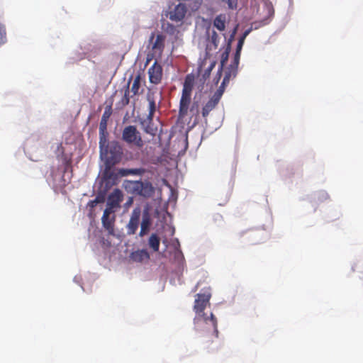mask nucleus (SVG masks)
Listing matches in <instances>:
<instances>
[{
    "instance_id": "bb28decb",
    "label": "nucleus",
    "mask_w": 363,
    "mask_h": 363,
    "mask_svg": "<svg viewBox=\"0 0 363 363\" xmlns=\"http://www.w3.org/2000/svg\"><path fill=\"white\" fill-rule=\"evenodd\" d=\"M105 201V198H104V195H98L96 196V197L94 199V200H91L90 201L89 203H88V206L93 208H94L98 203H104Z\"/></svg>"
},
{
    "instance_id": "20e7f679",
    "label": "nucleus",
    "mask_w": 363,
    "mask_h": 363,
    "mask_svg": "<svg viewBox=\"0 0 363 363\" xmlns=\"http://www.w3.org/2000/svg\"><path fill=\"white\" fill-rule=\"evenodd\" d=\"M133 191V193L144 197L151 196L153 189L150 184L145 183L141 181L128 182V186Z\"/></svg>"
},
{
    "instance_id": "0eeeda50",
    "label": "nucleus",
    "mask_w": 363,
    "mask_h": 363,
    "mask_svg": "<svg viewBox=\"0 0 363 363\" xmlns=\"http://www.w3.org/2000/svg\"><path fill=\"white\" fill-rule=\"evenodd\" d=\"M149 81L154 84L161 82L162 78V67L157 60L148 69Z\"/></svg>"
},
{
    "instance_id": "a19ab883",
    "label": "nucleus",
    "mask_w": 363,
    "mask_h": 363,
    "mask_svg": "<svg viewBox=\"0 0 363 363\" xmlns=\"http://www.w3.org/2000/svg\"><path fill=\"white\" fill-rule=\"evenodd\" d=\"M167 25H168V27H169V28H171V30H174V26H172V25H171V24H169V23H168Z\"/></svg>"
},
{
    "instance_id": "f8f14e48",
    "label": "nucleus",
    "mask_w": 363,
    "mask_h": 363,
    "mask_svg": "<svg viewBox=\"0 0 363 363\" xmlns=\"http://www.w3.org/2000/svg\"><path fill=\"white\" fill-rule=\"evenodd\" d=\"M111 213H113L109 211L108 209H105L101 218L103 226L111 233L113 232V223L115 220L114 216L112 218H110V215Z\"/></svg>"
},
{
    "instance_id": "f3484780",
    "label": "nucleus",
    "mask_w": 363,
    "mask_h": 363,
    "mask_svg": "<svg viewBox=\"0 0 363 363\" xmlns=\"http://www.w3.org/2000/svg\"><path fill=\"white\" fill-rule=\"evenodd\" d=\"M218 102L213 98H211L202 108L201 114L204 118H206L209 113L213 111L218 105Z\"/></svg>"
},
{
    "instance_id": "c9c22d12",
    "label": "nucleus",
    "mask_w": 363,
    "mask_h": 363,
    "mask_svg": "<svg viewBox=\"0 0 363 363\" xmlns=\"http://www.w3.org/2000/svg\"><path fill=\"white\" fill-rule=\"evenodd\" d=\"M214 67V64H212L210 67L205 71V72L203 74V78L204 80H206L208 77L210 76V73L213 67Z\"/></svg>"
},
{
    "instance_id": "393cba45",
    "label": "nucleus",
    "mask_w": 363,
    "mask_h": 363,
    "mask_svg": "<svg viewBox=\"0 0 363 363\" xmlns=\"http://www.w3.org/2000/svg\"><path fill=\"white\" fill-rule=\"evenodd\" d=\"M226 84H223V82L221 83V85L219 86V88L216 90V91L213 94V95L211 96L213 99H215L216 101L219 103L221 96L224 92L225 86Z\"/></svg>"
},
{
    "instance_id": "c756f323",
    "label": "nucleus",
    "mask_w": 363,
    "mask_h": 363,
    "mask_svg": "<svg viewBox=\"0 0 363 363\" xmlns=\"http://www.w3.org/2000/svg\"><path fill=\"white\" fill-rule=\"evenodd\" d=\"M6 41V33L4 26L0 23V45Z\"/></svg>"
},
{
    "instance_id": "dca6fc26",
    "label": "nucleus",
    "mask_w": 363,
    "mask_h": 363,
    "mask_svg": "<svg viewBox=\"0 0 363 363\" xmlns=\"http://www.w3.org/2000/svg\"><path fill=\"white\" fill-rule=\"evenodd\" d=\"M230 50H231L230 44L228 43V46L225 48V50L221 55L220 65V68L217 73L218 78L216 79V83H218V80L220 79V78L221 77L223 68L228 60V57H229V53L230 52Z\"/></svg>"
},
{
    "instance_id": "7ed1b4c3",
    "label": "nucleus",
    "mask_w": 363,
    "mask_h": 363,
    "mask_svg": "<svg viewBox=\"0 0 363 363\" xmlns=\"http://www.w3.org/2000/svg\"><path fill=\"white\" fill-rule=\"evenodd\" d=\"M121 139L126 144L138 148H142L145 145L141 133L136 126L133 125H127L123 128Z\"/></svg>"
},
{
    "instance_id": "e433bc0d",
    "label": "nucleus",
    "mask_w": 363,
    "mask_h": 363,
    "mask_svg": "<svg viewBox=\"0 0 363 363\" xmlns=\"http://www.w3.org/2000/svg\"><path fill=\"white\" fill-rule=\"evenodd\" d=\"M153 117H154V113L149 112L147 118L143 120V121H145V124L146 123H152Z\"/></svg>"
},
{
    "instance_id": "4be33fe9",
    "label": "nucleus",
    "mask_w": 363,
    "mask_h": 363,
    "mask_svg": "<svg viewBox=\"0 0 363 363\" xmlns=\"http://www.w3.org/2000/svg\"><path fill=\"white\" fill-rule=\"evenodd\" d=\"M160 244V238L155 233L152 234L148 240V245L155 252H157L159 250Z\"/></svg>"
},
{
    "instance_id": "ea45409f",
    "label": "nucleus",
    "mask_w": 363,
    "mask_h": 363,
    "mask_svg": "<svg viewBox=\"0 0 363 363\" xmlns=\"http://www.w3.org/2000/svg\"><path fill=\"white\" fill-rule=\"evenodd\" d=\"M154 38H155V33H151V35H150V42H152V41H153V40H154Z\"/></svg>"
},
{
    "instance_id": "c85d7f7f",
    "label": "nucleus",
    "mask_w": 363,
    "mask_h": 363,
    "mask_svg": "<svg viewBox=\"0 0 363 363\" xmlns=\"http://www.w3.org/2000/svg\"><path fill=\"white\" fill-rule=\"evenodd\" d=\"M139 172V169H119V174L122 177H125L129 174H135Z\"/></svg>"
},
{
    "instance_id": "cd10ccee",
    "label": "nucleus",
    "mask_w": 363,
    "mask_h": 363,
    "mask_svg": "<svg viewBox=\"0 0 363 363\" xmlns=\"http://www.w3.org/2000/svg\"><path fill=\"white\" fill-rule=\"evenodd\" d=\"M130 79L129 80V82L128 83V85H127L126 89H125V92H124V95H123V98L121 99V104L123 106L128 105L129 104V101H130V98H129V94H130L129 84H130Z\"/></svg>"
},
{
    "instance_id": "c03bdc74",
    "label": "nucleus",
    "mask_w": 363,
    "mask_h": 363,
    "mask_svg": "<svg viewBox=\"0 0 363 363\" xmlns=\"http://www.w3.org/2000/svg\"><path fill=\"white\" fill-rule=\"evenodd\" d=\"M150 60V58L147 57V63Z\"/></svg>"
},
{
    "instance_id": "f257e3e1",
    "label": "nucleus",
    "mask_w": 363,
    "mask_h": 363,
    "mask_svg": "<svg viewBox=\"0 0 363 363\" xmlns=\"http://www.w3.org/2000/svg\"><path fill=\"white\" fill-rule=\"evenodd\" d=\"M211 298L210 287L204 288L202 292L195 296L194 304V311L196 315L194 318V329L199 333H203L201 337L203 338V344L206 350L213 351L211 348V345L213 342V338H218V321L213 313L208 315L204 313V310L208 306H210V299Z\"/></svg>"
},
{
    "instance_id": "5701e85b",
    "label": "nucleus",
    "mask_w": 363,
    "mask_h": 363,
    "mask_svg": "<svg viewBox=\"0 0 363 363\" xmlns=\"http://www.w3.org/2000/svg\"><path fill=\"white\" fill-rule=\"evenodd\" d=\"M140 84H141V76L140 74H138L135 77L132 86H131V92H133V95H137L139 94Z\"/></svg>"
},
{
    "instance_id": "72a5a7b5",
    "label": "nucleus",
    "mask_w": 363,
    "mask_h": 363,
    "mask_svg": "<svg viewBox=\"0 0 363 363\" xmlns=\"http://www.w3.org/2000/svg\"><path fill=\"white\" fill-rule=\"evenodd\" d=\"M156 111V104L153 99L149 100V112L154 113Z\"/></svg>"
},
{
    "instance_id": "423d86ee",
    "label": "nucleus",
    "mask_w": 363,
    "mask_h": 363,
    "mask_svg": "<svg viewBox=\"0 0 363 363\" xmlns=\"http://www.w3.org/2000/svg\"><path fill=\"white\" fill-rule=\"evenodd\" d=\"M141 216V209L140 207L135 208L130 215L128 223L127 224V233L128 235L135 234L140 223V218Z\"/></svg>"
},
{
    "instance_id": "6e6552de",
    "label": "nucleus",
    "mask_w": 363,
    "mask_h": 363,
    "mask_svg": "<svg viewBox=\"0 0 363 363\" xmlns=\"http://www.w3.org/2000/svg\"><path fill=\"white\" fill-rule=\"evenodd\" d=\"M186 13V7L184 4H179L169 13V18L174 22L182 21Z\"/></svg>"
},
{
    "instance_id": "f03ea898",
    "label": "nucleus",
    "mask_w": 363,
    "mask_h": 363,
    "mask_svg": "<svg viewBox=\"0 0 363 363\" xmlns=\"http://www.w3.org/2000/svg\"><path fill=\"white\" fill-rule=\"evenodd\" d=\"M105 150L103 154L100 152L101 158L104 160L106 164L104 177L106 179L114 180L117 178V174L107 169H110L121 161L123 155L122 147L118 142L112 141L106 145Z\"/></svg>"
},
{
    "instance_id": "ddd939ff",
    "label": "nucleus",
    "mask_w": 363,
    "mask_h": 363,
    "mask_svg": "<svg viewBox=\"0 0 363 363\" xmlns=\"http://www.w3.org/2000/svg\"><path fill=\"white\" fill-rule=\"evenodd\" d=\"M194 80L195 78L192 74H189L185 77L182 94L191 96Z\"/></svg>"
},
{
    "instance_id": "4468645a",
    "label": "nucleus",
    "mask_w": 363,
    "mask_h": 363,
    "mask_svg": "<svg viewBox=\"0 0 363 363\" xmlns=\"http://www.w3.org/2000/svg\"><path fill=\"white\" fill-rule=\"evenodd\" d=\"M194 80L195 78L192 74H189L185 77L182 94L191 96Z\"/></svg>"
},
{
    "instance_id": "39448f33",
    "label": "nucleus",
    "mask_w": 363,
    "mask_h": 363,
    "mask_svg": "<svg viewBox=\"0 0 363 363\" xmlns=\"http://www.w3.org/2000/svg\"><path fill=\"white\" fill-rule=\"evenodd\" d=\"M123 195L119 189H115L111 192L107 199L106 208L109 211L114 213L116 209L120 207V203L123 201Z\"/></svg>"
},
{
    "instance_id": "2eb2a0df",
    "label": "nucleus",
    "mask_w": 363,
    "mask_h": 363,
    "mask_svg": "<svg viewBox=\"0 0 363 363\" xmlns=\"http://www.w3.org/2000/svg\"><path fill=\"white\" fill-rule=\"evenodd\" d=\"M130 257L133 262H143L150 259V255L147 250H138L133 252Z\"/></svg>"
},
{
    "instance_id": "58836bf2",
    "label": "nucleus",
    "mask_w": 363,
    "mask_h": 363,
    "mask_svg": "<svg viewBox=\"0 0 363 363\" xmlns=\"http://www.w3.org/2000/svg\"><path fill=\"white\" fill-rule=\"evenodd\" d=\"M249 33H250V30L245 31V33H243V35L240 38H243V40H245L246 36L249 34Z\"/></svg>"
},
{
    "instance_id": "9b49d317",
    "label": "nucleus",
    "mask_w": 363,
    "mask_h": 363,
    "mask_svg": "<svg viewBox=\"0 0 363 363\" xmlns=\"http://www.w3.org/2000/svg\"><path fill=\"white\" fill-rule=\"evenodd\" d=\"M165 36L162 34H157L155 40L152 45L153 54L161 56L164 48Z\"/></svg>"
},
{
    "instance_id": "4c0bfd02",
    "label": "nucleus",
    "mask_w": 363,
    "mask_h": 363,
    "mask_svg": "<svg viewBox=\"0 0 363 363\" xmlns=\"http://www.w3.org/2000/svg\"><path fill=\"white\" fill-rule=\"evenodd\" d=\"M244 41L245 40H243V38H240V39H239V40L238 42L236 51L241 52L242 45L244 44Z\"/></svg>"
},
{
    "instance_id": "9d476101",
    "label": "nucleus",
    "mask_w": 363,
    "mask_h": 363,
    "mask_svg": "<svg viewBox=\"0 0 363 363\" xmlns=\"http://www.w3.org/2000/svg\"><path fill=\"white\" fill-rule=\"evenodd\" d=\"M191 96L182 94L179 101V118H184L188 113Z\"/></svg>"
},
{
    "instance_id": "79ce46f5",
    "label": "nucleus",
    "mask_w": 363,
    "mask_h": 363,
    "mask_svg": "<svg viewBox=\"0 0 363 363\" xmlns=\"http://www.w3.org/2000/svg\"><path fill=\"white\" fill-rule=\"evenodd\" d=\"M195 105H196V103H194L193 106H191V109H190V111H193V110H194V108Z\"/></svg>"
},
{
    "instance_id": "412c9836",
    "label": "nucleus",
    "mask_w": 363,
    "mask_h": 363,
    "mask_svg": "<svg viewBox=\"0 0 363 363\" xmlns=\"http://www.w3.org/2000/svg\"><path fill=\"white\" fill-rule=\"evenodd\" d=\"M226 16L225 14L218 15L213 20V26L220 31H224L225 29Z\"/></svg>"
},
{
    "instance_id": "6ab92c4d",
    "label": "nucleus",
    "mask_w": 363,
    "mask_h": 363,
    "mask_svg": "<svg viewBox=\"0 0 363 363\" xmlns=\"http://www.w3.org/2000/svg\"><path fill=\"white\" fill-rule=\"evenodd\" d=\"M108 132L107 129L101 130L99 128V148L100 152L103 154V151H106L105 148L106 145L109 144L108 141Z\"/></svg>"
},
{
    "instance_id": "b1692460",
    "label": "nucleus",
    "mask_w": 363,
    "mask_h": 363,
    "mask_svg": "<svg viewBox=\"0 0 363 363\" xmlns=\"http://www.w3.org/2000/svg\"><path fill=\"white\" fill-rule=\"evenodd\" d=\"M141 125L143 127L144 131L146 133L150 134L151 135H155L156 134V133L157 131V128L154 126L153 123H146L145 124V121H142Z\"/></svg>"
},
{
    "instance_id": "1a4fd4ad",
    "label": "nucleus",
    "mask_w": 363,
    "mask_h": 363,
    "mask_svg": "<svg viewBox=\"0 0 363 363\" xmlns=\"http://www.w3.org/2000/svg\"><path fill=\"white\" fill-rule=\"evenodd\" d=\"M152 225L151 215L147 208L145 209L142 213V222L140 224V231L139 235L143 237L150 230Z\"/></svg>"
},
{
    "instance_id": "2f4dec72",
    "label": "nucleus",
    "mask_w": 363,
    "mask_h": 363,
    "mask_svg": "<svg viewBox=\"0 0 363 363\" xmlns=\"http://www.w3.org/2000/svg\"><path fill=\"white\" fill-rule=\"evenodd\" d=\"M223 3H226L228 8L230 9H235L238 6V0H220Z\"/></svg>"
},
{
    "instance_id": "a878e982",
    "label": "nucleus",
    "mask_w": 363,
    "mask_h": 363,
    "mask_svg": "<svg viewBox=\"0 0 363 363\" xmlns=\"http://www.w3.org/2000/svg\"><path fill=\"white\" fill-rule=\"evenodd\" d=\"M226 84H223V82L221 83V85L219 86V88L216 90V91L213 94V95L211 96L213 99H215L216 101L219 103L221 96L224 92L225 86Z\"/></svg>"
},
{
    "instance_id": "473e14b6",
    "label": "nucleus",
    "mask_w": 363,
    "mask_h": 363,
    "mask_svg": "<svg viewBox=\"0 0 363 363\" xmlns=\"http://www.w3.org/2000/svg\"><path fill=\"white\" fill-rule=\"evenodd\" d=\"M240 52H238V51L235 52V53L234 55L233 61L232 62L231 65L238 67L240 58Z\"/></svg>"
},
{
    "instance_id": "37998d69",
    "label": "nucleus",
    "mask_w": 363,
    "mask_h": 363,
    "mask_svg": "<svg viewBox=\"0 0 363 363\" xmlns=\"http://www.w3.org/2000/svg\"><path fill=\"white\" fill-rule=\"evenodd\" d=\"M199 284H200V282H198V283H197V284H196V289L198 288V286H199Z\"/></svg>"
},
{
    "instance_id": "7c9ffc66",
    "label": "nucleus",
    "mask_w": 363,
    "mask_h": 363,
    "mask_svg": "<svg viewBox=\"0 0 363 363\" xmlns=\"http://www.w3.org/2000/svg\"><path fill=\"white\" fill-rule=\"evenodd\" d=\"M219 36L216 31H213L211 35V42L213 44L215 48H217L219 44Z\"/></svg>"
},
{
    "instance_id": "f704fd0d",
    "label": "nucleus",
    "mask_w": 363,
    "mask_h": 363,
    "mask_svg": "<svg viewBox=\"0 0 363 363\" xmlns=\"http://www.w3.org/2000/svg\"><path fill=\"white\" fill-rule=\"evenodd\" d=\"M202 1L201 0H196L194 2V5L189 4V6L191 8L192 10L196 11L198 10L200 6L201 5Z\"/></svg>"
},
{
    "instance_id": "aec40b11",
    "label": "nucleus",
    "mask_w": 363,
    "mask_h": 363,
    "mask_svg": "<svg viewBox=\"0 0 363 363\" xmlns=\"http://www.w3.org/2000/svg\"><path fill=\"white\" fill-rule=\"evenodd\" d=\"M111 113H112L111 105L106 106L105 108V111L102 115V117H101V119L100 121V124H99V128L101 130L107 129V122H108V120L110 118Z\"/></svg>"
},
{
    "instance_id": "a211bd4d",
    "label": "nucleus",
    "mask_w": 363,
    "mask_h": 363,
    "mask_svg": "<svg viewBox=\"0 0 363 363\" xmlns=\"http://www.w3.org/2000/svg\"><path fill=\"white\" fill-rule=\"evenodd\" d=\"M237 73L238 67L230 64L225 73L223 84H228L231 78H234L236 77Z\"/></svg>"
}]
</instances>
